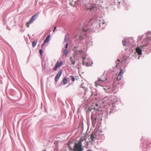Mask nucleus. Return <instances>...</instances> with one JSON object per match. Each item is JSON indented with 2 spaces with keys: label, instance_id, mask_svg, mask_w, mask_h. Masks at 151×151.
Listing matches in <instances>:
<instances>
[{
  "label": "nucleus",
  "instance_id": "nucleus-24",
  "mask_svg": "<svg viewBox=\"0 0 151 151\" xmlns=\"http://www.w3.org/2000/svg\"><path fill=\"white\" fill-rule=\"evenodd\" d=\"M94 109L95 110H98V109H96L95 107L94 108Z\"/></svg>",
  "mask_w": 151,
  "mask_h": 151
},
{
  "label": "nucleus",
  "instance_id": "nucleus-5",
  "mask_svg": "<svg viewBox=\"0 0 151 151\" xmlns=\"http://www.w3.org/2000/svg\"><path fill=\"white\" fill-rule=\"evenodd\" d=\"M62 64L63 62L62 61L59 63H58V62L55 65V67L54 68V70H56L58 67H60L62 65Z\"/></svg>",
  "mask_w": 151,
  "mask_h": 151
},
{
  "label": "nucleus",
  "instance_id": "nucleus-26",
  "mask_svg": "<svg viewBox=\"0 0 151 151\" xmlns=\"http://www.w3.org/2000/svg\"><path fill=\"white\" fill-rule=\"evenodd\" d=\"M44 44H42V46H44Z\"/></svg>",
  "mask_w": 151,
  "mask_h": 151
},
{
  "label": "nucleus",
  "instance_id": "nucleus-14",
  "mask_svg": "<svg viewBox=\"0 0 151 151\" xmlns=\"http://www.w3.org/2000/svg\"><path fill=\"white\" fill-rule=\"evenodd\" d=\"M37 44V42L36 41H34L32 42V45L33 47H34Z\"/></svg>",
  "mask_w": 151,
  "mask_h": 151
},
{
  "label": "nucleus",
  "instance_id": "nucleus-4",
  "mask_svg": "<svg viewBox=\"0 0 151 151\" xmlns=\"http://www.w3.org/2000/svg\"><path fill=\"white\" fill-rule=\"evenodd\" d=\"M62 73V71L60 70L58 72L57 75H56L55 78V81H58Z\"/></svg>",
  "mask_w": 151,
  "mask_h": 151
},
{
  "label": "nucleus",
  "instance_id": "nucleus-3",
  "mask_svg": "<svg viewBox=\"0 0 151 151\" xmlns=\"http://www.w3.org/2000/svg\"><path fill=\"white\" fill-rule=\"evenodd\" d=\"M71 62V64L74 65L75 64V61L76 59L75 55H73L70 58Z\"/></svg>",
  "mask_w": 151,
  "mask_h": 151
},
{
  "label": "nucleus",
  "instance_id": "nucleus-21",
  "mask_svg": "<svg viewBox=\"0 0 151 151\" xmlns=\"http://www.w3.org/2000/svg\"><path fill=\"white\" fill-rule=\"evenodd\" d=\"M106 99H107V98H104V101H103V103H105V101L106 100Z\"/></svg>",
  "mask_w": 151,
  "mask_h": 151
},
{
  "label": "nucleus",
  "instance_id": "nucleus-8",
  "mask_svg": "<svg viewBox=\"0 0 151 151\" xmlns=\"http://www.w3.org/2000/svg\"><path fill=\"white\" fill-rule=\"evenodd\" d=\"M136 52L139 55H141L142 54L141 50L137 47L136 49Z\"/></svg>",
  "mask_w": 151,
  "mask_h": 151
},
{
  "label": "nucleus",
  "instance_id": "nucleus-22",
  "mask_svg": "<svg viewBox=\"0 0 151 151\" xmlns=\"http://www.w3.org/2000/svg\"><path fill=\"white\" fill-rule=\"evenodd\" d=\"M68 43H67L66 44V45H65V48H67L68 47Z\"/></svg>",
  "mask_w": 151,
  "mask_h": 151
},
{
  "label": "nucleus",
  "instance_id": "nucleus-12",
  "mask_svg": "<svg viewBox=\"0 0 151 151\" xmlns=\"http://www.w3.org/2000/svg\"><path fill=\"white\" fill-rule=\"evenodd\" d=\"M68 50L67 49H65L64 52V55L66 56L68 55Z\"/></svg>",
  "mask_w": 151,
  "mask_h": 151
},
{
  "label": "nucleus",
  "instance_id": "nucleus-20",
  "mask_svg": "<svg viewBox=\"0 0 151 151\" xmlns=\"http://www.w3.org/2000/svg\"><path fill=\"white\" fill-rule=\"evenodd\" d=\"M67 40L68 38H67V37H65L64 39V42H65L67 41Z\"/></svg>",
  "mask_w": 151,
  "mask_h": 151
},
{
  "label": "nucleus",
  "instance_id": "nucleus-16",
  "mask_svg": "<svg viewBox=\"0 0 151 151\" xmlns=\"http://www.w3.org/2000/svg\"><path fill=\"white\" fill-rule=\"evenodd\" d=\"M121 79V76H119L117 77V79L118 81H120Z\"/></svg>",
  "mask_w": 151,
  "mask_h": 151
},
{
  "label": "nucleus",
  "instance_id": "nucleus-15",
  "mask_svg": "<svg viewBox=\"0 0 151 151\" xmlns=\"http://www.w3.org/2000/svg\"><path fill=\"white\" fill-rule=\"evenodd\" d=\"M122 71H123L121 69H120V73H119V74L118 75L119 76H122L123 75V73H122Z\"/></svg>",
  "mask_w": 151,
  "mask_h": 151
},
{
  "label": "nucleus",
  "instance_id": "nucleus-23",
  "mask_svg": "<svg viewBox=\"0 0 151 151\" xmlns=\"http://www.w3.org/2000/svg\"><path fill=\"white\" fill-rule=\"evenodd\" d=\"M56 27H55L54 28V30H53V32H54L55 30L56 29Z\"/></svg>",
  "mask_w": 151,
  "mask_h": 151
},
{
  "label": "nucleus",
  "instance_id": "nucleus-9",
  "mask_svg": "<svg viewBox=\"0 0 151 151\" xmlns=\"http://www.w3.org/2000/svg\"><path fill=\"white\" fill-rule=\"evenodd\" d=\"M86 7L87 9H91V10H92V6L91 5L89 4H87L86 5Z\"/></svg>",
  "mask_w": 151,
  "mask_h": 151
},
{
  "label": "nucleus",
  "instance_id": "nucleus-13",
  "mask_svg": "<svg viewBox=\"0 0 151 151\" xmlns=\"http://www.w3.org/2000/svg\"><path fill=\"white\" fill-rule=\"evenodd\" d=\"M83 63H86V60L88 59V58L86 56V57H83Z\"/></svg>",
  "mask_w": 151,
  "mask_h": 151
},
{
  "label": "nucleus",
  "instance_id": "nucleus-11",
  "mask_svg": "<svg viewBox=\"0 0 151 151\" xmlns=\"http://www.w3.org/2000/svg\"><path fill=\"white\" fill-rule=\"evenodd\" d=\"M67 82V80L66 78H64L63 80V83L64 85H65Z\"/></svg>",
  "mask_w": 151,
  "mask_h": 151
},
{
  "label": "nucleus",
  "instance_id": "nucleus-27",
  "mask_svg": "<svg viewBox=\"0 0 151 151\" xmlns=\"http://www.w3.org/2000/svg\"><path fill=\"white\" fill-rule=\"evenodd\" d=\"M96 106H98V104H96Z\"/></svg>",
  "mask_w": 151,
  "mask_h": 151
},
{
  "label": "nucleus",
  "instance_id": "nucleus-25",
  "mask_svg": "<svg viewBox=\"0 0 151 151\" xmlns=\"http://www.w3.org/2000/svg\"><path fill=\"white\" fill-rule=\"evenodd\" d=\"M105 23V22L104 21H103V24H104Z\"/></svg>",
  "mask_w": 151,
  "mask_h": 151
},
{
  "label": "nucleus",
  "instance_id": "nucleus-10",
  "mask_svg": "<svg viewBox=\"0 0 151 151\" xmlns=\"http://www.w3.org/2000/svg\"><path fill=\"white\" fill-rule=\"evenodd\" d=\"M127 39H125L122 41V43L124 45H126L128 41Z\"/></svg>",
  "mask_w": 151,
  "mask_h": 151
},
{
  "label": "nucleus",
  "instance_id": "nucleus-28",
  "mask_svg": "<svg viewBox=\"0 0 151 151\" xmlns=\"http://www.w3.org/2000/svg\"><path fill=\"white\" fill-rule=\"evenodd\" d=\"M118 62H119V60H118Z\"/></svg>",
  "mask_w": 151,
  "mask_h": 151
},
{
  "label": "nucleus",
  "instance_id": "nucleus-6",
  "mask_svg": "<svg viewBox=\"0 0 151 151\" xmlns=\"http://www.w3.org/2000/svg\"><path fill=\"white\" fill-rule=\"evenodd\" d=\"M104 80H102L101 79H99L98 81L95 82V86L96 87L99 84H100L101 82H104Z\"/></svg>",
  "mask_w": 151,
  "mask_h": 151
},
{
  "label": "nucleus",
  "instance_id": "nucleus-17",
  "mask_svg": "<svg viewBox=\"0 0 151 151\" xmlns=\"http://www.w3.org/2000/svg\"><path fill=\"white\" fill-rule=\"evenodd\" d=\"M72 1H73V2H71L70 4H71L72 6H74L75 4V1L73 2V0H72Z\"/></svg>",
  "mask_w": 151,
  "mask_h": 151
},
{
  "label": "nucleus",
  "instance_id": "nucleus-19",
  "mask_svg": "<svg viewBox=\"0 0 151 151\" xmlns=\"http://www.w3.org/2000/svg\"><path fill=\"white\" fill-rule=\"evenodd\" d=\"M42 50L41 49H40L39 50V52H40V54L41 55H42Z\"/></svg>",
  "mask_w": 151,
  "mask_h": 151
},
{
  "label": "nucleus",
  "instance_id": "nucleus-18",
  "mask_svg": "<svg viewBox=\"0 0 151 151\" xmlns=\"http://www.w3.org/2000/svg\"><path fill=\"white\" fill-rule=\"evenodd\" d=\"M71 78V80L72 81H75V78L73 77V76H70Z\"/></svg>",
  "mask_w": 151,
  "mask_h": 151
},
{
  "label": "nucleus",
  "instance_id": "nucleus-7",
  "mask_svg": "<svg viewBox=\"0 0 151 151\" xmlns=\"http://www.w3.org/2000/svg\"><path fill=\"white\" fill-rule=\"evenodd\" d=\"M50 40V35H48L45 39L44 41V44L48 43Z\"/></svg>",
  "mask_w": 151,
  "mask_h": 151
},
{
  "label": "nucleus",
  "instance_id": "nucleus-1",
  "mask_svg": "<svg viewBox=\"0 0 151 151\" xmlns=\"http://www.w3.org/2000/svg\"><path fill=\"white\" fill-rule=\"evenodd\" d=\"M83 150L80 142L75 144L74 147V151H82Z\"/></svg>",
  "mask_w": 151,
  "mask_h": 151
},
{
  "label": "nucleus",
  "instance_id": "nucleus-2",
  "mask_svg": "<svg viewBox=\"0 0 151 151\" xmlns=\"http://www.w3.org/2000/svg\"><path fill=\"white\" fill-rule=\"evenodd\" d=\"M36 15H35L32 16L30 20L27 23L26 26L27 27H29V24L32 23L34 21L36 17Z\"/></svg>",
  "mask_w": 151,
  "mask_h": 151
}]
</instances>
